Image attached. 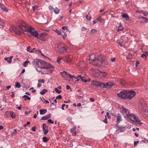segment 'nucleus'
Wrapping results in <instances>:
<instances>
[{
    "label": "nucleus",
    "mask_w": 148,
    "mask_h": 148,
    "mask_svg": "<svg viewBox=\"0 0 148 148\" xmlns=\"http://www.w3.org/2000/svg\"><path fill=\"white\" fill-rule=\"evenodd\" d=\"M10 31L11 32H14L18 35H20L22 33L27 34V32L30 33L31 35H29L28 36L32 38L34 36L36 38H39V33L35 29L32 27L29 26L24 23L21 24L18 27H14L10 29Z\"/></svg>",
    "instance_id": "nucleus-1"
},
{
    "label": "nucleus",
    "mask_w": 148,
    "mask_h": 148,
    "mask_svg": "<svg viewBox=\"0 0 148 148\" xmlns=\"http://www.w3.org/2000/svg\"><path fill=\"white\" fill-rule=\"evenodd\" d=\"M32 62L34 65L42 69H45V71H43L45 72V74L51 73L54 70V66L51 64L47 63L40 59H35Z\"/></svg>",
    "instance_id": "nucleus-2"
},
{
    "label": "nucleus",
    "mask_w": 148,
    "mask_h": 148,
    "mask_svg": "<svg viewBox=\"0 0 148 148\" xmlns=\"http://www.w3.org/2000/svg\"><path fill=\"white\" fill-rule=\"evenodd\" d=\"M89 60L90 61L95 62L96 63L97 62V66L100 65L105 67L107 64V62L105 61H104L102 56L101 55H99L96 59L95 55L92 54L90 56Z\"/></svg>",
    "instance_id": "nucleus-3"
},
{
    "label": "nucleus",
    "mask_w": 148,
    "mask_h": 148,
    "mask_svg": "<svg viewBox=\"0 0 148 148\" xmlns=\"http://www.w3.org/2000/svg\"><path fill=\"white\" fill-rule=\"evenodd\" d=\"M136 92L133 90L122 91L117 94V96L124 99H131L135 95Z\"/></svg>",
    "instance_id": "nucleus-4"
},
{
    "label": "nucleus",
    "mask_w": 148,
    "mask_h": 148,
    "mask_svg": "<svg viewBox=\"0 0 148 148\" xmlns=\"http://www.w3.org/2000/svg\"><path fill=\"white\" fill-rule=\"evenodd\" d=\"M124 118L126 119L129 122L132 121V122L134 119H135L136 117L135 115L133 114L128 113L124 116Z\"/></svg>",
    "instance_id": "nucleus-5"
},
{
    "label": "nucleus",
    "mask_w": 148,
    "mask_h": 148,
    "mask_svg": "<svg viewBox=\"0 0 148 148\" xmlns=\"http://www.w3.org/2000/svg\"><path fill=\"white\" fill-rule=\"evenodd\" d=\"M91 85L93 86L100 87L103 88L105 86L104 84L101 82L96 81H93L91 82Z\"/></svg>",
    "instance_id": "nucleus-6"
},
{
    "label": "nucleus",
    "mask_w": 148,
    "mask_h": 148,
    "mask_svg": "<svg viewBox=\"0 0 148 148\" xmlns=\"http://www.w3.org/2000/svg\"><path fill=\"white\" fill-rule=\"evenodd\" d=\"M110 114L116 118L117 123L118 124L122 120L121 115L119 113H111Z\"/></svg>",
    "instance_id": "nucleus-7"
},
{
    "label": "nucleus",
    "mask_w": 148,
    "mask_h": 148,
    "mask_svg": "<svg viewBox=\"0 0 148 148\" xmlns=\"http://www.w3.org/2000/svg\"><path fill=\"white\" fill-rule=\"evenodd\" d=\"M61 74L62 76L64 78H66V77L67 76L69 77L70 78H71L73 80L76 79V78L75 76L68 73L65 71H63L61 73Z\"/></svg>",
    "instance_id": "nucleus-8"
},
{
    "label": "nucleus",
    "mask_w": 148,
    "mask_h": 148,
    "mask_svg": "<svg viewBox=\"0 0 148 148\" xmlns=\"http://www.w3.org/2000/svg\"><path fill=\"white\" fill-rule=\"evenodd\" d=\"M78 79H79H79H80L81 80L84 82L85 83H86L88 82H90V79H86V78L82 76L81 75H78L77 76Z\"/></svg>",
    "instance_id": "nucleus-9"
},
{
    "label": "nucleus",
    "mask_w": 148,
    "mask_h": 148,
    "mask_svg": "<svg viewBox=\"0 0 148 148\" xmlns=\"http://www.w3.org/2000/svg\"><path fill=\"white\" fill-rule=\"evenodd\" d=\"M132 122L135 123L136 125H138L139 126L141 125L142 124L139 118L138 117H136L135 119H134V120Z\"/></svg>",
    "instance_id": "nucleus-10"
},
{
    "label": "nucleus",
    "mask_w": 148,
    "mask_h": 148,
    "mask_svg": "<svg viewBox=\"0 0 148 148\" xmlns=\"http://www.w3.org/2000/svg\"><path fill=\"white\" fill-rule=\"evenodd\" d=\"M43 127V131L44 132V134L46 135L48 132V130L47 129L48 126L45 124H42Z\"/></svg>",
    "instance_id": "nucleus-11"
},
{
    "label": "nucleus",
    "mask_w": 148,
    "mask_h": 148,
    "mask_svg": "<svg viewBox=\"0 0 148 148\" xmlns=\"http://www.w3.org/2000/svg\"><path fill=\"white\" fill-rule=\"evenodd\" d=\"M121 109H122L121 112L123 115H124V116L126 114H128V113H130L128 110L127 109L124 107L123 106H122Z\"/></svg>",
    "instance_id": "nucleus-12"
},
{
    "label": "nucleus",
    "mask_w": 148,
    "mask_h": 148,
    "mask_svg": "<svg viewBox=\"0 0 148 148\" xmlns=\"http://www.w3.org/2000/svg\"><path fill=\"white\" fill-rule=\"evenodd\" d=\"M97 71L98 73L102 77H105L107 75V73L106 72L100 71L99 70H97Z\"/></svg>",
    "instance_id": "nucleus-13"
},
{
    "label": "nucleus",
    "mask_w": 148,
    "mask_h": 148,
    "mask_svg": "<svg viewBox=\"0 0 148 148\" xmlns=\"http://www.w3.org/2000/svg\"><path fill=\"white\" fill-rule=\"evenodd\" d=\"M104 85L105 86H104L103 88H110L113 86L114 84L112 83L109 82L107 83L106 84H104Z\"/></svg>",
    "instance_id": "nucleus-14"
},
{
    "label": "nucleus",
    "mask_w": 148,
    "mask_h": 148,
    "mask_svg": "<svg viewBox=\"0 0 148 148\" xmlns=\"http://www.w3.org/2000/svg\"><path fill=\"white\" fill-rule=\"evenodd\" d=\"M121 16L123 18H125L127 21H128L130 19L128 15L127 14L125 13H122L121 14Z\"/></svg>",
    "instance_id": "nucleus-15"
},
{
    "label": "nucleus",
    "mask_w": 148,
    "mask_h": 148,
    "mask_svg": "<svg viewBox=\"0 0 148 148\" xmlns=\"http://www.w3.org/2000/svg\"><path fill=\"white\" fill-rule=\"evenodd\" d=\"M47 35V34L45 33H43L40 34H39L38 36V37L39 38H37L38 39H40V38H43L44 37L46 36Z\"/></svg>",
    "instance_id": "nucleus-16"
},
{
    "label": "nucleus",
    "mask_w": 148,
    "mask_h": 148,
    "mask_svg": "<svg viewBox=\"0 0 148 148\" xmlns=\"http://www.w3.org/2000/svg\"><path fill=\"white\" fill-rule=\"evenodd\" d=\"M103 20V19H101V17H100L99 18H97V19L94 21L93 22V24L94 25L96 23H97L98 21H99L100 22H101Z\"/></svg>",
    "instance_id": "nucleus-17"
},
{
    "label": "nucleus",
    "mask_w": 148,
    "mask_h": 148,
    "mask_svg": "<svg viewBox=\"0 0 148 148\" xmlns=\"http://www.w3.org/2000/svg\"><path fill=\"white\" fill-rule=\"evenodd\" d=\"M67 50L66 48L64 47H61L60 49V53H64Z\"/></svg>",
    "instance_id": "nucleus-18"
},
{
    "label": "nucleus",
    "mask_w": 148,
    "mask_h": 148,
    "mask_svg": "<svg viewBox=\"0 0 148 148\" xmlns=\"http://www.w3.org/2000/svg\"><path fill=\"white\" fill-rule=\"evenodd\" d=\"M0 8L1 9H3L4 11L8 12V10L2 4L0 3Z\"/></svg>",
    "instance_id": "nucleus-19"
},
{
    "label": "nucleus",
    "mask_w": 148,
    "mask_h": 148,
    "mask_svg": "<svg viewBox=\"0 0 148 148\" xmlns=\"http://www.w3.org/2000/svg\"><path fill=\"white\" fill-rule=\"evenodd\" d=\"M40 114H43L45 113L47 111L46 109H41L39 111Z\"/></svg>",
    "instance_id": "nucleus-20"
},
{
    "label": "nucleus",
    "mask_w": 148,
    "mask_h": 148,
    "mask_svg": "<svg viewBox=\"0 0 148 148\" xmlns=\"http://www.w3.org/2000/svg\"><path fill=\"white\" fill-rule=\"evenodd\" d=\"M4 22L0 19V28H3L4 27Z\"/></svg>",
    "instance_id": "nucleus-21"
},
{
    "label": "nucleus",
    "mask_w": 148,
    "mask_h": 148,
    "mask_svg": "<svg viewBox=\"0 0 148 148\" xmlns=\"http://www.w3.org/2000/svg\"><path fill=\"white\" fill-rule=\"evenodd\" d=\"M60 10L57 8L56 7L54 9V13L56 14H58L59 13Z\"/></svg>",
    "instance_id": "nucleus-22"
},
{
    "label": "nucleus",
    "mask_w": 148,
    "mask_h": 148,
    "mask_svg": "<svg viewBox=\"0 0 148 148\" xmlns=\"http://www.w3.org/2000/svg\"><path fill=\"white\" fill-rule=\"evenodd\" d=\"M97 31L95 29H92L90 32V34H94L97 33Z\"/></svg>",
    "instance_id": "nucleus-23"
},
{
    "label": "nucleus",
    "mask_w": 148,
    "mask_h": 148,
    "mask_svg": "<svg viewBox=\"0 0 148 148\" xmlns=\"http://www.w3.org/2000/svg\"><path fill=\"white\" fill-rule=\"evenodd\" d=\"M11 117L13 118H14L16 117V115L14 112L12 111H11L9 113Z\"/></svg>",
    "instance_id": "nucleus-24"
},
{
    "label": "nucleus",
    "mask_w": 148,
    "mask_h": 148,
    "mask_svg": "<svg viewBox=\"0 0 148 148\" xmlns=\"http://www.w3.org/2000/svg\"><path fill=\"white\" fill-rule=\"evenodd\" d=\"M21 85L18 82H15V87L17 88H20L21 87Z\"/></svg>",
    "instance_id": "nucleus-25"
},
{
    "label": "nucleus",
    "mask_w": 148,
    "mask_h": 148,
    "mask_svg": "<svg viewBox=\"0 0 148 148\" xmlns=\"http://www.w3.org/2000/svg\"><path fill=\"white\" fill-rule=\"evenodd\" d=\"M22 98H25L24 99L25 100H26L27 99L29 100L31 99V98L29 97L27 95H25L22 96Z\"/></svg>",
    "instance_id": "nucleus-26"
},
{
    "label": "nucleus",
    "mask_w": 148,
    "mask_h": 148,
    "mask_svg": "<svg viewBox=\"0 0 148 148\" xmlns=\"http://www.w3.org/2000/svg\"><path fill=\"white\" fill-rule=\"evenodd\" d=\"M47 92V90L46 89H43L42 91L40 92V93L41 95H44L46 92Z\"/></svg>",
    "instance_id": "nucleus-27"
},
{
    "label": "nucleus",
    "mask_w": 148,
    "mask_h": 148,
    "mask_svg": "<svg viewBox=\"0 0 148 148\" xmlns=\"http://www.w3.org/2000/svg\"><path fill=\"white\" fill-rule=\"evenodd\" d=\"M118 128V131H119L120 132H122L124 131V130L125 129V127H119Z\"/></svg>",
    "instance_id": "nucleus-28"
},
{
    "label": "nucleus",
    "mask_w": 148,
    "mask_h": 148,
    "mask_svg": "<svg viewBox=\"0 0 148 148\" xmlns=\"http://www.w3.org/2000/svg\"><path fill=\"white\" fill-rule=\"evenodd\" d=\"M62 30H66L67 32H68L69 33H70V31L69 30V29L67 27L64 26L62 27Z\"/></svg>",
    "instance_id": "nucleus-29"
},
{
    "label": "nucleus",
    "mask_w": 148,
    "mask_h": 148,
    "mask_svg": "<svg viewBox=\"0 0 148 148\" xmlns=\"http://www.w3.org/2000/svg\"><path fill=\"white\" fill-rule=\"evenodd\" d=\"M76 127L75 126L73 127L71 129L70 131L72 133H75L76 132Z\"/></svg>",
    "instance_id": "nucleus-30"
},
{
    "label": "nucleus",
    "mask_w": 148,
    "mask_h": 148,
    "mask_svg": "<svg viewBox=\"0 0 148 148\" xmlns=\"http://www.w3.org/2000/svg\"><path fill=\"white\" fill-rule=\"evenodd\" d=\"M4 60L5 61H7V62L9 63H11L12 62V60L8 58H4Z\"/></svg>",
    "instance_id": "nucleus-31"
},
{
    "label": "nucleus",
    "mask_w": 148,
    "mask_h": 148,
    "mask_svg": "<svg viewBox=\"0 0 148 148\" xmlns=\"http://www.w3.org/2000/svg\"><path fill=\"white\" fill-rule=\"evenodd\" d=\"M54 31L58 34V35H60L61 34V30H59L58 29H56L54 30Z\"/></svg>",
    "instance_id": "nucleus-32"
},
{
    "label": "nucleus",
    "mask_w": 148,
    "mask_h": 148,
    "mask_svg": "<svg viewBox=\"0 0 148 148\" xmlns=\"http://www.w3.org/2000/svg\"><path fill=\"white\" fill-rule=\"evenodd\" d=\"M75 78H76V79H73H73L71 78V80L72 81H73V83L74 84H75L77 83V82H78L79 80V79H78V77L77 78L76 77Z\"/></svg>",
    "instance_id": "nucleus-33"
},
{
    "label": "nucleus",
    "mask_w": 148,
    "mask_h": 148,
    "mask_svg": "<svg viewBox=\"0 0 148 148\" xmlns=\"http://www.w3.org/2000/svg\"><path fill=\"white\" fill-rule=\"evenodd\" d=\"M43 141L44 143L47 142L49 140V139L46 137H44L42 138Z\"/></svg>",
    "instance_id": "nucleus-34"
},
{
    "label": "nucleus",
    "mask_w": 148,
    "mask_h": 148,
    "mask_svg": "<svg viewBox=\"0 0 148 148\" xmlns=\"http://www.w3.org/2000/svg\"><path fill=\"white\" fill-rule=\"evenodd\" d=\"M88 15H87L86 16V17L87 20L89 21L91 19V17L90 16V15L89 14V13H88Z\"/></svg>",
    "instance_id": "nucleus-35"
},
{
    "label": "nucleus",
    "mask_w": 148,
    "mask_h": 148,
    "mask_svg": "<svg viewBox=\"0 0 148 148\" xmlns=\"http://www.w3.org/2000/svg\"><path fill=\"white\" fill-rule=\"evenodd\" d=\"M123 30V27L121 25H119V27H118V29L117 30V32H119L120 31Z\"/></svg>",
    "instance_id": "nucleus-36"
},
{
    "label": "nucleus",
    "mask_w": 148,
    "mask_h": 148,
    "mask_svg": "<svg viewBox=\"0 0 148 148\" xmlns=\"http://www.w3.org/2000/svg\"><path fill=\"white\" fill-rule=\"evenodd\" d=\"M29 63V61H26L24 62L23 64H22V65L26 67L27 65V64Z\"/></svg>",
    "instance_id": "nucleus-37"
},
{
    "label": "nucleus",
    "mask_w": 148,
    "mask_h": 148,
    "mask_svg": "<svg viewBox=\"0 0 148 148\" xmlns=\"http://www.w3.org/2000/svg\"><path fill=\"white\" fill-rule=\"evenodd\" d=\"M27 51L29 52L30 53H32L33 52V51L32 50L30 49V46H28L27 47Z\"/></svg>",
    "instance_id": "nucleus-38"
},
{
    "label": "nucleus",
    "mask_w": 148,
    "mask_h": 148,
    "mask_svg": "<svg viewBox=\"0 0 148 148\" xmlns=\"http://www.w3.org/2000/svg\"><path fill=\"white\" fill-rule=\"evenodd\" d=\"M62 32L63 33V34H62V36L64 39H65V38L67 36V34L64 31H63Z\"/></svg>",
    "instance_id": "nucleus-39"
},
{
    "label": "nucleus",
    "mask_w": 148,
    "mask_h": 148,
    "mask_svg": "<svg viewBox=\"0 0 148 148\" xmlns=\"http://www.w3.org/2000/svg\"><path fill=\"white\" fill-rule=\"evenodd\" d=\"M54 90L55 91V92H56L58 94H60L62 92L61 90H58V88H55L54 89Z\"/></svg>",
    "instance_id": "nucleus-40"
},
{
    "label": "nucleus",
    "mask_w": 148,
    "mask_h": 148,
    "mask_svg": "<svg viewBox=\"0 0 148 148\" xmlns=\"http://www.w3.org/2000/svg\"><path fill=\"white\" fill-rule=\"evenodd\" d=\"M35 51H38L39 52V53H41V55L43 56H44V57H45V58H49L48 57H46L43 54H42L41 51H40V50H36Z\"/></svg>",
    "instance_id": "nucleus-41"
},
{
    "label": "nucleus",
    "mask_w": 148,
    "mask_h": 148,
    "mask_svg": "<svg viewBox=\"0 0 148 148\" xmlns=\"http://www.w3.org/2000/svg\"><path fill=\"white\" fill-rule=\"evenodd\" d=\"M48 119V118L46 116H44L41 119V120H47Z\"/></svg>",
    "instance_id": "nucleus-42"
},
{
    "label": "nucleus",
    "mask_w": 148,
    "mask_h": 148,
    "mask_svg": "<svg viewBox=\"0 0 148 148\" xmlns=\"http://www.w3.org/2000/svg\"><path fill=\"white\" fill-rule=\"evenodd\" d=\"M66 59L67 62H70L71 61V59L69 58V56H67L66 58Z\"/></svg>",
    "instance_id": "nucleus-43"
},
{
    "label": "nucleus",
    "mask_w": 148,
    "mask_h": 148,
    "mask_svg": "<svg viewBox=\"0 0 148 148\" xmlns=\"http://www.w3.org/2000/svg\"><path fill=\"white\" fill-rule=\"evenodd\" d=\"M62 59V57H60L58 58H57V62L59 63H60V60Z\"/></svg>",
    "instance_id": "nucleus-44"
},
{
    "label": "nucleus",
    "mask_w": 148,
    "mask_h": 148,
    "mask_svg": "<svg viewBox=\"0 0 148 148\" xmlns=\"http://www.w3.org/2000/svg\"><path fill=\"white\" fill-rule=\"evenodd\" d=\"M38 7L36 5H35L33 6V9L34 11H35V10H37V8H38Z\"/></svg>",
    "instance_id": "nucleus-45"
},
{
    "label": "nucleus",
    "mask_w": 148,
    "mask_h": 148,
    "mask_svg": "<svg viewBox=\"0 0 148 148\" xmlns=\"http://www.w3.org/2000/svg\"><path fill=\"white\" fill-rule=\"evenodd\" d=\"M38 82L39 83H44L45 82V81L43 79H40L38 80Z\"/></svg>",
    "instance_id": "nucleus-46"
},
{
    "label": "nucleus",
    "mask_w": 148,
    "mask_h": 148,
    "mask_svg": "<svg viewBox=\"0 0 148 148\" xmlns=\"http://www.w3.org/2000/svg\"><path fill=\"white\" fill-rule=\"evenodd\" d=\"M143 14L145 16H146L148 14V12L146 11H144Z\"/></svg>",
    "instance_id": "nucleus-47"
},
{
    "label": "nucleus",
    "mask_w": 148,
    "mask_h": 148,
    "mask_svg": "<svg viewBox=\"0 0 148 148\" xmlns=\"http://www.w3.org/2000/svg\"><path fill=\"white\" fill-rule=\"evenodd\" d=\"M17 133V130L16 129L14 130V132L12 134V136H14Z\"/></svg>",
    "instance_id": "nucleus-48"
},
{
    "label": "nucleus",
    "mask_w": 148,
    "mask_h": 148,
    "mask_svg": "<svg viewBox=\"0 0 148 148\" xmlns=\"http://www.w3.org/2000/svg\"><path fill=\"white\" fill-rule=\"evenodd\" d=\"M144 11L143 10H137L136 11V12L139 13V14L141 13H143V12H144Z\"/></svg>",
    "instance_id": "nucleus-49"
},
{
    "label": "nucleus",
    "mask_w": 148,
    "mask_h": 148,
    "mask_svg": "<svg viewBox=\"0 0 148 148\" xmlns=\"http://www.w3.org/2000/svg\"><path fill=\"white\" fill-rule=\"evenodd\" d=\"M62 96L60 95H59L56 97V99H60L62 98Z\"/></svg>",
    "instance_id": "nucleus-50"
},
{
    "label": "nucleus",
    "mask_w": 148,
    "mask_h": 148,
    "mask_svg": "<svg viewBox=\"0 0 148 148\" xmlns=\"http://www.w3.org/2000/svg\"><path fill=\"white\" fill-rule=\"evenodd\" d=\"M141 18L145 20V21H148V18L144 17L143 16H141Z\"/></svg>",
    "instance_id": "nucleus-51"
},
{
    "label": "nucleus",
    "mask_w": 148,
    "mask_h": 148,
    "mask_svg": "<svg viewBox=\"0 0 148 148\" xmlns=\"http://www.w3.org/2000/svg\"><path fill=\"white\" fill-rule=\"evenodd\" d=\"M121 84L123 86H124L125 84V82L124 80H121L120 81Z\"/></svg>",
    "instance_id": "nucleus-52"
},
{
    "label": "nucleus",
    "mask_w": 148,
    "mask_h": 148,
    "mask_svg": "<svg viewBox=\"0 0 148 148\" xmlns=\"http://www.w3.org/2000/svg\"><path fill=\"white\" fill-rule=\"evenodd\" d=\"M48 122L51 124H53L54 122L53 121H52L51 119L48 120Z\"/></svg>",
    "instance_id": "nucleus-53"
},
{
    "label": "nucleus",
    "mask_w": 148,
    "mask_h": 148,
    "mask_svg": "<svg viewBox=\"0 0 148 148\" xmlns=\"http://www.w3.org/2000/svg\"><path fill=\"white\" fill-rule=\"evenodd\" d=\"M103 121L106 123H107V118H106V116H105V119Z\"/></svg>",
    "instance_id": "nucleus-54"
},
{
    "label": "nucleus",
    "mask_w": 148,
    "mask_h": 148,
    "mask_svg": "<svg viewBox=\"0 0 148 148\" xmlns=\"http://www.w3.org/2000/svg\"><path fill=\"white\" fill-rule=\"evenodd\" d=\"M141 57L143 58L144 59H146V57L145 55L144 54H143L141 55Z\"/></svg>",
    "instance_id": "nucleus-55"
},
{
    "label": "nucleus",
    "mask_w": 148,
    "mask_h": 148,
    "mask_svg": "<svg viewBox=\"0 0 148 148\" xmlns=\"http://www.w3.org/2000/svg\"><path fill=\"white\" fill-rule=\"evenodd\" d=\"M106 115H107V116H108V119H110L111 117H110V116L109 115V113L108 112H107Z\"/></svg>",
    "instance_id": "nucleus-56"
},
{
    "label": "nucleus",
    "mask_w": 148,
    "mask_h": 148,
    "mask_svg": "<svg viewBox=\"0 0 148 148\" xmlns=\"http://www.w3.org/2000/svg\"><path fill=\"white\" fill-rule=\"evenodd\" d=\"M36 127L35 126L33 127L32 128V130L33 132H35L36 131Z\"/></svg>",
    "instance_id": "nucleus-57"
},
{
    "label": "nucleus",
    "mask_w": 148,
    "mask_h": 148,
    "mask_svg": "<svg viewBox=\"0 0 148 148\" xmlns=\"http://www.w3.org/2000/svg\"><path fill=\"white\" fill-rule=\"evenodd\" d=\"M42 99L45 101V103H49V102L47 100H45L44 98H42Z\"/></svg>",
    "instance_id": "nucleus-58"
},
{
    "label": "nucleus",
    "mask_w": 148,
    "mask_h": 148,
    "mask_svg": "<svg viewBox=\"0 0 148 148\" xmlns=\"http://www.w3.org/2000/svg\"><path fill=\"white\" fill-rule=\"evenodd\" d=\"M49 8L50 10L53 9V8L51 5H50L49 6Z\"/></svg>",
    "instance_id": "nucleus-59"
},
{
    "label": "nucleus",
    "mask_w": 148,
    "mask_h": 148,
    "mask_svg": "<svg viewBox=\"0 0 148 148\" xmlns=\"http://www.w3.org/2000/svg\"><path fill=\"white\" fill-rule=\"evenodd\" d=\"M87 29V28H86L85 27H82V30L83 31H84L85 30H86Z\"/></svg>",
    "instance_id": "nucleus-60"
},
{
    "label": "nucleus",
    "mask_w": 148,
    "mask_h": 148,
    "mask_svg": "<svg viewBox=\"0 0 148 148\" xmlns=\"http://www.w3.org/2000/svg\"><path fill=\"white\" fill-rule=\"evenodd\" d=\"M65 106H66V105L65 104H63L62 105L61 108L62 109V110H64V107Z\"/></svg>",
    "instance_id": "nucleus-61"
},
{
    "label": "nucleus",
    "mask_w": 148,
    "mask_h": 148,
    "mask_svg": "<svg viewBox=\"0 0 148 148\" xmlns=\"http://www.w3.org/2000/svg\"><path fill=\"white\" fill-rule=\"evenodd\" d=\"M70 88H71V87H70V86H69L68 85H66V89L67 90H68Z\"/></svg>",
    "instance_id": "nucleus-62"
},
{
    "label": "nucleus",
    "mask_w": 148,
    "mask_h": 148,
    "mask_svg": "<svg viewBox=\"0 0 148 148\" xmlns=\"http://www.w3.org/2000/svg\"><path fill=\"white\" fill-rule=\"evenodd\" d=\"M46 116H47V117L49 119L51 118V114L50 113H49L47 114Z\"/></svg>",
    "instance_id": "nucleus-63"
},
{
    "label": "nucleus",
    "mask_w": 148,
    "mask_h": 148,
    "mask_svg": "<svg viewBox=\"0 0 148 148\" xmlns=\"http://www.w3.org/2000/svg\"><path fill=\"white\" fill-rule=\"evenodd\" d=\"M90 101L91 102H94L95 101V99L93 98H90Z\"/></svg>",
    "instance_id": "nucleus-64"
}]
</instances>
